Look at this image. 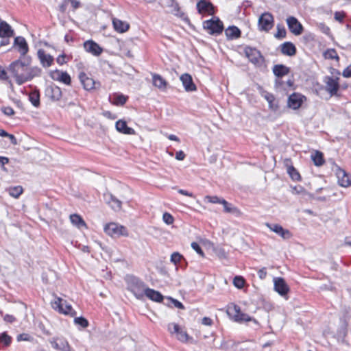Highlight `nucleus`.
Instances as JSON below:
<instances>
[{
    "mask_svg": "<svg viewBox=\"0 0 351 351\" xmlns=\"http://www.w3.org/2000/svg\"><path fill=\"white\" fill-rule=\"evenodd\" d=\"M233 284L238 289H241L244 287L245 280L242 276H235L233 279Z\"/></svg>",
    "mask_w": 351,
    "mask_h": 351,
    "instance_id": "nucleus-43",
    "label": "nucleus"
},
{
    "mask_svg": "<svg viewBox=\"0 0 351 351\" xmlns=\"http://www.w3.org/2000/svg\"><path fill=\"white\" fill-rule=\"evenodd\" d=\"M202 324L205 326H211L213 324V320L207 317H204L202 320Z\"/></svg>",
    "mask_w": 351,
    "mask_h": 351,
    "instance_id": "nucleus-62",
    "label": "nucleus"
},
{
    "mask_svg": "<svg viewBox=\"0 0 351 351\" xmlns=\"http://www.w3.org/2000/svg\"><path fill=\"white\" fill-rule=\"evenodd\" d=\"M66 56L65 54H61L57 58L56 61L58 64H63L66 63Z\"/></svg>",
    "mask_w": 351,
    "mask_h": 351,
    "instance_id": "nucleus-59",
    "label": "nucleus"
},
{
    "mask_svg": "<svg viewBox=\"0 0 351 351\" xmlns=\"http://www.w3.org/2000/svg\"><path fill=\"white\" fill-rule=\"evenodd\" d=\"M110 206L113 210H119L121 208V202L114 197Z\"/></svg>",
    "mask_w": 351,
    "mask_h": 351,
    "instance_id": "nucleus-49",
    "label": "nucleus"
},
{
    "mask_svg": "<svg viewBox=\"0 0 351 351\" xmlns=\"http://www.w3.org/2000/svg\"><path fill=\"white\" fill-rule=\"evenodd\" d=\"M346 14L343 12H336L335 13V19L340 23L343 22V20Z\"/></svg>",
    "mask_w": 351,
    "mask_h": 351,
    "instance_id": "nucleus-54",
    "label": "nucleus"
},
{
    "mask_svg": "<svg viewBox=\"0 0 351 351\" xmlns=\"http://www.w3.org/2000/svg\"><path fill=\"white\" fill-rule=\"evenodd\" d=\"M127 101V97L123 95H116L114 96L113 104L115 105H123Z\"/></svg>",
    "mask_w": 351,
    "mask_h": 351,
    "instance_id": "nucleus-44",
    "label": "nucleus"
},
{
    "mask_svg": "<svg viewBox=\"0 0 351 351\" xmlns=\"http://www.w3.org/2000/svg\"><path fill=\"white\" fill-rule=\"evenodd\" d=\"M145 295L147 297L149 300L156 302H160L164 299L163 295L159 291L148 287L147 288V289H145L144 296Z\"/></svg>",
    "mask_w": 351,
    "mask_h": 351,
    "instance_id": "nucleus-26",
    "label": "nucleus"
},
{
    "mask_svg": "<svg viewBox=\"0 0 351 351\" xmlns=\"http://www.w3.org/2000/svg\"><path fill=\"white\" fill-rule=\"evenodd\" d=\"M45 95L53 101H59L62 96L60 88L57 86H48L45 89Z\"/></svg>",
    "mask_w": 351,
    "mask_h": 351,
    "instance_id": "nucleus-16",
    "label": "nucleus"
},
{
    "mask_svg": "<svg viewBox=\"0 0 351 351\" xmlns=\"http://www.w3.org/2000/svg\"><path fill=\"white\" fill-rule=\"evenodd\" d=\"M221 204L223 206L224 212L232 213L237 216L241 215V211L237 207H234L231 204L228 203L226 199H223Z\"/></svg>",
    "mask_w": 351,
    "mask_h": 351,
    "instance_id": "nucleus-33",
    "label": "nucleus"
},
{
    "mask_svg": "<svg viewBox=\"0 0 351 351\" xmlns=\"http://www.w3.org/2000/svg\"><path fill=\"white\" fill-rule=\"evenodd\" d=\"M12 342V337L4 332L0 335V346L8 347Z\"/></svg>",
    "mask_w": 351,
    "mask_h": 351,
    "instance_id": "nucleus-39",
    "label": "nucleus"
},
{
    "mask_svg": "<svg viewBox=\"0 0 351 351\" xmlns=\"http://www.w3.org/2000/svg\"><path fill=\"white\" fill-rule=\"evenodd\" d=\"M272 70L274 75L278 78H282L290 72V68L284 64H276Z\"/></svg>",
    "mask_w": 351,
    "mask_h": 351,
    "instance_id": "nucleus-29",
    "label": "nucleus"
},
{
    "mask_svg": "<svg viewBox=\"0 0 351 351\" xmlns=\"http://www.w3.org/2000/svg\"><path fill=\"white\" fill-rule=\"evenodd\" d=\"M28 98L29 101L34 107L38 108L40 106V93L38 89L35 88L34 90L30 92L28 95Z\"/></svg>",
    "mask_w": 351,
    "mask_h": 351,
    "instance_id": "nucleus-31",
    "label": "nucleus"
},
{
    "mask_svg": "<svg viewBox=\"0 0 351 351\" xmlns=\"http://www.w3.org/2000/svg\"><path fill=\"white\" fill-rule=\"evenodd\" d=\"M14 45L17 47L18 51L20 53V58H23L24 57H27L26 56L28 51L29 47L25 39L22 36H17L14 38Z\"/></svg>",
    "mask_w": 351,
    "mask_h": 351,
    "instance_id": "nucleus-15",
    "label": "nucleus"
},
{
    "mask_svg": "<svg viewBox=\"0 0 351 351\" xmlns=\"http://www.w3.org/2000/svg\"><path fill=\"white\" fill-rule=\"evenodd\" d=\"M145 284L138 278L130 276L128 280V289L134 296L139 300L144 297L145 289H147Z\"/></svg>",
    "mask_w": 351,
    "mask_h": 351,
    "instance_id": "nucleus-2",
    "label": "nucleus"
},
{
    "mask_svg": "<svg viewBox=\"0 0 351 351\" xmlns=\"http://www.w3.org/2000/svg\"><path fill=\"white\" fill-rule=\"evenodd\" d=\"M267 226L273 232L278 234L282 238L287 239L291 237V233L286 229H284L282 226L279 224H269L267 223Z\"/></svg>",
    "mask_w": 351,
    "mask_h": 351,
    "instance_id": "nucleus-19",
    "label": "nucleus"
},
{
    "mask_svg": "<svg viewBox=\"0 0 351 351\" xmlns=\"http://www.w3.org/2000/svg\"><path fill=\"white\" fill-rule=\"evenodd\" d=\"M112 25L114 29L120 33H123L127 32L130 28V25L128 23L125 21H123L116 18L112 19Z\"/></svg>",
    "mask_w": 351,
    "mask_h": 351,
    "instance_id": "nucleus-30",
    "label": "nucleus"
},
{
    "mask_svg": "<svg viewBox=\"0 0 351 351\" xmlns=\"http://www.w3.org/2000/svg\"><path fill=\"white\" fill-rule=\"evenodd\" d=\"M203 28L210 35H219L223 30V25L218 17H213L203 22Z\"/></svg>",
    "mask_w": 351,
    "mask_h": 351,
    "instance_id": "nucleus-4",
    "label": "nucleus"
},
{
    "mask_svg": "<svg viewBox=\"0 0 351 351\" xmlns=\"http://www.w3.org/2000/svg\"><path fill=\"white\" fill-rule=\"evenodd\" d=\"M167 330L171 335H176L177 339L181 342H187L189 339L187 332L176 323H169Z\"/></svg>",
    "mask_w": 351,
    "mask_h": 351,
    "instance_id": "nucleus-8",
    "label": "nucleus"
},
{
    "mask_svg": "<svg viewBox=\"0 0 351 351\" xmlns=\"http://www.w3.org/2000/svg\"><path fill=\"white\" fill-rule=\"evenodd\" d=\"M162 219L167 225H171L173 223V217L168 213H165L162 216Z\"/></svg>",
    "mask_w": 351,
    "mask_h": 351,
    "instance_id": "nucleus-51",
    "label": "nucleus"
},
{
    "mask_svg": "<svg viewBox=\"0 0 351 351\" xmlns=\"http://www.w3.org/2000/svg\"><path fill=\"white\" fill-rule=\"evenodd\" d=\"M52 306L54 309L64 315H70L71 317H74L76 315V312L73 309L71 305L60 298H56V300L52 303Z\"/></svg>",
    "mask_w": 351,
    "mask_h": 351,
    "instance_id": "nucleus-6",
    "label": "nucleus"
},
{
    "mask_svg": "<svg viewBox=\"0 0 351 351\" xmlns=\"http://www.w3.org/2000/svg\"><path fill=\"white\" fill-rule=\"evenodd\" d=\"M258 277L261 279H262V280L265 279L266 276H267L266 268L265 267H263V268L260 269L258 271Z\"/></svg>",
    "mask_w": 351,
    "mask_h": 351,
    "instance_id": "nucleus-58",
    "label": "nucleus"
},
{
    "mask_svg": "<svg viewBox=\"0 0 351 351\" xmlns=\"http://www.w3.org/2000/svg\"><path fill=\"white\" fill-rule=\"evenodd\" d=\"M168 300L174 305L175 307L180 308V309L184 308V305L178 300L173 299L172 298H168Z\"/></svg>",
    "mask_w": 351,
    "mask_h": 351,
    "instance_id": "nucleus-53",
    "label": "nucleus"
},
{
    "mask_svg": "<svg viewBox=\"0 0 351 351\" xmlns=\"http://www.w3.org/2000/svg\"><path fill=\"white\" fill-rule=\"evenodd\" d=\"M196 7L199 14H215V7L210 0H200L197 2Z\"/></svg>",
    "mask_w": 351,
    "mask_h": 351,
    "instance_id": "nucleus-14",
    "label": "nucleus"
},
{
    "mask_svg": "<svg viewBox=\"0 0 351 351\" xmlns=\"http://www.w3.org/2000/svg\"><path fill=\"white\" fill-rule=\"evenodd\" d=\"M38 58L43 67H49L53 62V58L45 53L43 49H39L37 52Z\"/></svg>",
    "mask_w": 351,
    "mask_h": 351,
    "instance_id": "nucleus-22",
    "label": "nucleus"
},
{
    "mask_svg": "<svg viewBox=\"0 0 351 351\" xmlns=\"http://www.w3.org/2000/svg\"><path fill=\"white\" fill-rule=\"evenodd\" d=\"M225 34L228 38L234 39L241 36V31L236 26H230L225 31Z\"/></svg>",
    "mask_w": 351,
    "mask_h": 351,
    "instance_id": "nucleus-32",
    "label": "nucleus"
},
{
    "mask_svg": "<svg viewBox=\"0 0 351 351\" xmlns=\"http://www.w3.org/2000/svg\"><path fill=\"white\" fill-rule=\"evenodd\" d=\"M14 31L11 26L5 21L0 20V37L9 38L12 36Z\"/></svg>",
    "mask_w": 351,
    "mask_h": 351,
    "instance_id": "nucleus-28",
    "label": "nucleus"
},
{
    "mask_svg": "<svg viewBox=\"0 0 351 351\" xmlns=\"http://www.w3.org/2000/svg\"><path fill=\"white\" fill-rule=\"evenodd\" d=\"M3 319L7 322H10V323H12L13 322L15 321V318L14 316L11 315H5L4 317H3Z\"/></svg>",
    "mask_w": 351,
    "mask_h": 351,
    "instance_id": "nucleus-63",
    "label": "nucleus"
},
{
    "mask_svg": "<svg viewBox=\"0 0 351 351\" xmlns=\"http://www.w3.org/2000/svg\"><path fill=\"white\" fill-rule=\"evenodd\" d=\"M115 126L117 131L124 134L132 135L136 134L135 130L133 128L128 127L125 121H117Z\"/></svg>",
    "mask_w": 351,
    "mask_h": 351,
    "instance_id": "nucleus-24",
    "label": "nucleus"
},
{
    "mask_svg": "<svg viewBox=\"0 0 351 351\" xmlns=\"http://www.w3.org/2000/svg\"><path fill=\"white\" fill-rule=\"evenodd\" d=\"M74 323L76 325L80 326L83 328H85L88 326V320L83 317H75Z\"/></svg>",
    "mask_w": 351,
    "mask_h": 351,
    "instance_id": "nucleus-41",
    "label": "nucleus"
},
{
    "mask_svg": "<svg viewBox=\"0 0 351 351\" xmlns=\"http://www.w3.org/2000/svg\"><path fill=\"white\" fill-rule=\"evenodd\" d=\"M227 314L231 319L238 323L253 321L254 323L257 324L255 319L252 318L247 314L242 313L241 308L237 304H232L229 306L227 309Z\"/></svg>",
    "mask_w": 351,
    "mask_h": 351,
    "instance_id": "nucleus-3",
    "label": "nucleus"
},
{
    "mask_svg": "<svg viewBox=\"0 0 351 351\" xmlns=\"http://www.w3.org/2000/svg\"><path fill=\"white\" fill-rule=\"evenodd\" d=\"M1 110L7 116H12L14 114V110L11 107H3Z\"/></svg>",
    "mask_w": 351,
    "mask_h": 351,
    "instance_id": "nucleus-55",
    "label": "nucleus"
},
{
    "mask_svg": "<svg viewBox=\"0 0 351 351\" xmlns=\"http://www.w3.org/2000/svg\"><path fill=\"white\" fill-rule=\"evenodd\" d=\"M172 10H171V13H173L174 15L182 17L184 15V13L182 12L180 10V8L177 3H173L172 5Z\"/></svg>",
    "mask_w": 351,
    "mask_h": 351,
    "instance_id": "nucleus-48",
    "label": "nucleus"
},
{
    "mask_svg": "<svg viewBox=\"0 0 351 351\" xmlns=\"http://www.w3.org/2000/svg\"><path fill=\"white\" fill-rule=\"evenodd\" d=\"M287 32L284 27H281L280 25H277V32L275 34V37L278 39L284 38L286 37Z\"/></svg>",
    "mask_w": 351,
    "mask_h": 351,
    "instance_id": "nucleus-45",
    "label": "nucleus"
},
{
    "mask_svg": "<svg viewBox=\"0 0 351 351\" xmlns=\"http://www.w3.org/2000/svg\"><path fill=\"white\" fill-rule=\"evenodd\" d=\"M274 290L281 296L286 297L289 291V287L284 278L278 277L274 278Z\"/></svg>",
    "mask_w": 351,
    "mask_h": 351,
    "instance_id": "nucleus-11",
    "label": "nucleus"
},
{
    "mask_svg": "<svg viewBox=\"0 0 351 351\" xmlns=\"http://www.w3.org/2000/svg\"><path fill=\"white\" fill-rule=\"evenodd\" d=\"M32 58L27 56L19 58L9 65L8 70L15 79L17 84L21 85L41 75V69L38 66H30Z\"/></svg>",
    "mask_w": 351,
    "mask_h": 351,
    "instance_id": "nucleus-1",
    "label": "nucleus"
},
{
    "mask_svg": "<svg viewBox=\"0 0 351 351\" xmlns=\"http://www.w3.org/2000/svg\"><path fill=\"white\" fill-rule=\"evenodd\" d=\"M342 75L344 77H351V64L343 71Z\"/></svg>",
    "mask_w": 351,
    "mask_h": 351,
    "instance_id": "nucleus-56",
    "label": "nucleus"
},
{
    "mask_svg": "<svg viewBox=\"0 0 351 351\" xmlns=\"http://www.w3.org/2000/svg\"><path fill=\"white\" fill-rule=\"evenodd\" d=\"M184 89L187 92H191L196 90L197 88L195 84L193 82V79L191 75L188 73L182 74L180 77Z\"/></svg>",
    "mask_w": 351,
    "mask_h": 351,
    "instance_id": "nucleus-21",
    "label": "nucleus"
},
{
    "mask_svg": "<svg viewBox=\"0 0 351 351\" xmlns=\"http://www.w3.org/2000/svg\"><path fill=\"white\" fill-rule=\"evenodd\" d=\"M318 28L322 33L328 36L330 35V29L325 23H321L318 24Z\"/></svg>",
    "mask_w": 351,
    "mask_h": 351,
    "instance_id": "nucleus-50",
    "label": "nucleus"
},
{
    "mask_svg": "<svg viewBox=\"0 0 351 351\" xmlns=\"http://www.w3.org/2000/svg\"><path fill=\"white\" fill-rule=\"evenodd\" d=\"M104 197L105 202L109 205L112 203L114 198V196L110 193L104 194Z\"/></svg>",
    "mask_w": 351,
    "mask_h": 351,
    "instance_id": "nucleus-57",
    "label": "nucleus"
},
{
    "mask_svg": "<svg viewBox=\"0 0 351 351\" xmlns=\"http://www.w3.org/2000/svg\"><path fill=\"white\" fill-rule=\"evenodd\" d=\"M8 193L10 195L14 197L15 198L19 197L23 193V189L21 186H16L13 187H10L8 189Z\"/></svg>",
    "mask_w": 351,
    "mask_h": 351,
    "instance_id": "nucleus-38",
    "label": "nucleus"
},
{
    "mask_svg": "<svg viewBox=\"0 0 351 351\" xmlns=\"http://www.w3.org/2000/svg\"><path fill=\"white\" fill-rule=\"evenodd\" d=\"M324 56L326 59H336L339 60V56L337 55V53L335 49H330L325 51Z\"/></svg>",
    "mask_w": 351,
    "mask_h": 351,
    "instance_id": "nucleus-40",
    "label": "nucleus"
},
{
    "mask_svg": "<svg viewBox=\"0 0 351 351\" xmlns=\"http://www.w3.org/2000/svg\"><path fill=\"white\" fill-rule=\"evenodd\" d=\"M79 79L85 90H90L95 88L96 82L93 78L89 77L85 73L81 72L79 75Z\"/></svg>",
    "mask_w": 351,
    "mask_h": 351,
    "instance_id": "nucleus-20",
    "label": "nucleus"
},
{
    "mask_svg": "<svg viewBox=\"0 0 351 351\" xmlns=\"http://www.w3.org/2000/svg\"><path fill=\"white\" fill-rule=\"evenodd\" d=\"M183 258V256L179 252H173L171 256V261L175 265H177Z\"/></svg>",
    "mask_w": 351,
    "mask_h": 351,
    "instance_id": "nucleus-47",
    "label": "nucleus"
},
{
    "mask_svg": "<svg viewBox=\"0 0 351 351\" xmlns=\"http://www.w3.org/2000/svg\"><path fill=\"white\" fill-rule=\"evenodd\" d=\"M311 158L315 166L319 167L324 163V155L319 151H315V153L311 155Z\"/></svg>",
    "mask_w": 351,
    "mask_h": 351,
    "instance_id": "nucleus-35",
    "label": "nucleus"
},
{
    "mask_svg": "<svg viewBox=\"0 0 351 351\" xmlns=\"http://www.w3.org/2000/svg\"><path fill=\"white\" fill-rule=\"evenodd\" d=\"M287 171L293 180H298L300 178V173L293 166L288 167Z\"/></svg>",
    "mask_w": 351,
    "mask_h": 351,
    "instance_id": "nucleus-42",
    "label": "nucleus"
},
{
    "mask_svg": "<svg viewBox=\"0 0 351 351\" xmlns=\"http://www.w3.org/2000/svg\"><path fill=\"white\" fill-rule=\"evenodd\" d=\"M84 47L87 52L95 56H99L103 51L102 48L93 40L86 41L84 43Z\"/></svg>",
    "mask_w": 351,
    "mask_h": 351,
    "instance_id": "nucleus-18",
    "label": "nucleus"
},
{
    "mask_svg": "<svg viewBox=\"0 0 351 351\" xmlns=\"http://www.w3.org/2000/svg\"><path fill=\"white\" fill-rule=\"evenodd\" d=\"M244 52L250 62L254 64L256 66L259 67L263 64L265 58L262 56L261 51L257 50L256 48L245 47Z\"/></svg>",
    "mask_w": 351,
    "mask_h": 351,
    "instance_id": "nucleus-5",
    "label": "nucleus"
},
{
    "mask_svg": "<svg viewBox=\"0 0 351 351\" xmlns=\"http://www.w3.org/2000/svg\"><path fill=\"white\" fill-rule=\"evenodd\" d=\"M153 85L160 90H165L167 89V82L159 74L154 73L152 75Z\"/></svg>",
    "mask_w": 351,
    "mask_h": 351,
    "instance_id": "nucleus-27",
    "label": "nucleus"
},
{
    "mask_svg": "<svg viewBox=\"0 0 351 351\" xmlns=\"http://www.w3.org/2000/svg\"><path fill=\"white\" fill-rule=\"evenodd\" d=\"M55 75H58L59 81L63 82L65 84H71V77L66 72L56 71Z\"/></svg>",
    "mask_w": 351,
    "mask_h": 351,
    "instance_id": "nucleus-37",
    "label": "nucleus"
},
{
    "mask_svg": "<svg viewBox=\"0 0 351 351\" xmlns=\"http://www.w3.org/2000/svg\"><path fill=\"white\" fill-rule=\"evenodd\" d=\"M337 176L338 178V183L343 187H348L351 185V181L349 178V176L346 172L340 168L337 170Z\"/></svg>",
    "mask_w": 351,
    "mask_h": 351,
    "instance_id": "nucleus-23",
    "label": "nucleus"
},
{
    "mask_svg": "<svg viewBox=\"0 0 351 351\" xmlns=\"http://www.w3.org/2000/svg\"><path fill=\"white\" fill-rule=\"evenodd\" d=\"M104 230L106 234L111 237H126L128 235V230L124 226H119L115 223H110L107 224L104 228Z\"/></svg>",
    "mask_w": 351,
    "mask_h": 351,
    "instance_id": "nucleus-7",
    "label": "nucleus"
},
{
    "mask_svg": "<svg viewBox=\"0 0 351 351\" xmlns=\"http://www.w3.org/2000/svg\"><path fill=\"white\" fill-rule=\"evenodd\" d=\"M280 51L283 55L288 56H295L296 53V48L291 42H285L280 45Z\"/></svg>",
    "mask_w": 351,
    "mask_h": 351,
    "instance_id": "nucleus-25",
    "label": "nucleus"
},
{
    "mask_svg": "<svg viewBox=\"0 0 351 351\" xmlns=\"http://www.w3.org/2000/svg\"><path fill=\"white\" fill-rule=\"evenodd\" d=\"M70 220L72 224L77 226L78 228L82 227L86 228V224L84 219L77 214H72L70 215Z\"/></svg>",
    "mask_w": 351,
    "mask_h": 351,
    "instance_id": "nucleus-34",
    "label": "nucleus"
},
{
    "mask_svg": "<svg viewBox=\"0 0 351 351\" xmlns=\"http://www.w3.org/2000/svg\"><path fill=\"white\" fill-rule=\"evenodd\" d=\"M324 82L326 84V90L331 96L337 95L339 89V77L326 76Z\"/></svg>",
    "mask_w": 351,
    "mask_h": 351,
    "instance_id": "nucleus-10",
    "label": "nucleus"
},
{
    "mask_svg": "<svg viewBox=\"0 0 351 351\" xmlns=\"http://www.w3.org/2000/svg\"><path fill=\"white\" fill-rule=\"evenodd\" d=\"M287 23L289 31L295 36L302 34L303 26L294 16H289L287 19Z\"/></svg>",
    "mask_w": 351,
    "mask_h": 351,
    "instance_id": "nucleus-12",
    "label": "nucleus"
},
{
    "mask_svg": "<svg viewBox=\"0 0 351 351\" xmlns=\"http://www.w3.org/2000/svg\"><path fill=\"white\" fill-rule=\"evenodd\" d=\"M185 154L182 151L176 152V158L178 160H183L185 158Z\"/></svg>",
    "mask_w": 351,
    "mask_h": 351,
    "instance_id": "nucleus-61",
    "label": "nucleus"
},
{
    "mask_svg": "<svg viewBox=\"0 0 351 351\" xmlns=\"http://www.w3.org/2000/svg\"><path fill=\"white\" fill-rule=\"evenodd\" d=\"M304 100H306L305 96L294 93L289 97L287 105L289 108L297 110L300 108Z\"/></svg>",
    "mask_w": 351,
    "mask_h": 351,
    "instance_id": "nucleus-13",
    "label": "nucleus"
},
{
    "mask_svg": "<svg viewBox=\"0 0 351 351\" xmlns=\"http://www.w3.org/2000/svg\"><path fill=\"white\" fill-rule=\"evenodd\" d=\"M191 247L198 254H199L201 256H204V253L203 252V250H202L201 247L199 246V245L196 243V242H193L191 243Z\"/></svg>",
    "mask_w": 351,
    "mask_h": 351,
    "instance_id": "nucleus-52",
    "label": "nucleus"
},
{
    "mask_svg": "<svg viewBox=\"0 0 351 351\" xmlns=\"http://www.w3.org/2000/svg\"><path fill=\"white\" fill-rule=\"evenodd\" d=\"M223 199L220 198L216 195L210 196V195H206L204 197V200L207 201L208 202L212 203V204H221Z\"/></svg>",
    "mask_w": 351,
    "mask_h": 351,
    "instance_id": "nucleus-46",
    "label": "nucleus"
},
{
    "mask_svg": "<svg viewBox=\"0 0 351 351\" xmlns=\"http://www.w3.org/2000/svg\"><path fill=\"white\" fill-rule=\"evenodd\" d=\"M263 97L267 101V102L269 104V108L274 111H276L278 108V106L277 104H274V101H275L274 95L268 92H265Z\"/></svg>",
    "mask_w": 351,
    "mask_h": 351,
    "instance_id": "nucleus-36",
    "label": "nucleus"
},
{
    "mask_svg": "<svg viewBox=\"0 0 351 351\" xmlns=\"http://www.w3.org/2000/svg\"><path fill=\"white\" fill-rule=\"evenodd\" d=\"M7 137H8L10 138V142L12 145H16L18 144V141H17L16 137L13 134H9V136H8Z\"/></svg>",
    "mask_w": 351,
    "mask_h": 351,
    "instance_id": "nucleus-64",
    "label": "nucleus"
},
{
    "mask_svg": "<svg viewBox=\"0 0 351 351\" xmlns=\"http://www.w3.org/2000/svg\"><path fill=\"white\" fill-rule=\"evenodd\" d=\"M274 25V17L269 12H265L259 17L258 28L261 31L268 32Z\"/></svg>",
    "mask_w": 351,
    "mask_h": 351,
    "instance_id": "nucleus-9",
    "label": "nucleus"
},
{
    "mask_svg": "<svg viewBox=\"0 0 351 351\" xmlns=\"http://www.w3.org/2000/svg\"><path fill=\"white\" fill-rule=\"evenodd\" d=\"M9 162V158L4 156H0V163L1 165V169L3 170H5V168L4 167V165L5 164H8Z\"/></svg>",
    "mask_w": 351,
    "mask_h": 351,
    "instance_id": "nucleus-60",
    "label": "nucleus"
},
{
    "mask_svg": "<svg viewBox=\"0 0 351 351\" xmlns=\"http://www.w3.org/2000/svg\"><path fill=\"white\" fill-rule=\"evenodd\" d=\"M52 347L60 351H72L68 341L64 338H53L50 341Z\"/></svg>",
    "mask_w": 351,
    "mask_h": 351,
    "instance_id": "nucleus-17",
    "label": "nucleus"
}]
</instances>
